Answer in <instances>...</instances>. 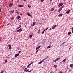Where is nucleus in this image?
Wrapping results in <instances>:
<instances>
[{
	"instance_id": "f257e3e1",
	"label": "nucleus",
	"mask_w": 73,
	"mask_h": 73,
	"mask_svg": "<svg viewBox=\"0 0 73 73\" xmlns=\"http://www.w3.org/2000/svg\"><path fill=\"white\" fill-rule=\"evenodd\" d=\"M45 60H46V58H45L43 60L41 61L40 62L38 63V64H42V62H44V61H45Z\"/></svg>"
},
{
	"instance_id": "f03ea898",
	"label": "nucleus",
	"mask_w": 73,
	"mask_h": 73,
	"mask_svg": "<svg viewBox=\"0 0 73 73\" xmlns=\"http://www.w3.org/2000/svg\"><path fill=\"white\" fill-rule=\"evenodd\" d=\"M60 58H61L60 57L57 58L54 61V62H55L57 61H58V60H60Z\"/></svg>"
},
{
	"instance_id": "7ed1b4c3",
	"label": "nucleus",
	"mask_w": 73,
	"mask_h": 73,
	"mask_svg": "<svg viewBox=\"0 0 73 73\" xmlns=\"http://www.w3.org/2000/svg\"><path fill=\"white\" fill-rule=\"evenodd\" d=\"M60 58H61L60 57L57 58L54 61V62H55L57 61H58V60H60Z\"/></svg>"
},
{
	"instance_id": "20e7f679",
	"label": "nucleus",
	"mask_w": 73,
	"mask_h": 73,
	"mask_svg": "<svg viewBox=\"0 0 73 73\" xmlns=\"http://www.w3.org/2000/svg\"><path fill=\"white\" fill-rule=\"evenodd\" d=\"M22 29L21 28L19 30L17 31V32H22Z\"/></svg>"
},
{
	"instance_id": "39448f33",
	"label": "nucleus",
	"mask_w": 73,
	"mask_h": 73,
	"mask_svg": "<svg viewBox=\"0 0 73 73\" xmlns=\"http://www.w3.org/2000/svg\"><path fill=\"white\" fill-rule=\"evenodd\" d=\"M13 5V4L10 3L9 4V5L10 7H11Z\"/></svg>"
},
{
	"instance_id": "423d86ee",
	"label": "nucleus",
	"mask_w": 73,
	"mask_h": 73,
	"mask_svg": "<svg viewBox=\"0 0 73 73\" xmlns=\"http://www.w3.org/2000/svg\"><path fill=\"white\" fill-rule=\"evenodd\" d=\"M35 22H34L31 25V27H33L35 26Z\"/></svg>"
},
{
	"instance_id": "0eeeda50",
	"label": "nucleus",
	"mask_w": 73,
	"mask_h": 73,
	"mask_svg": "<svg viewBox=\"0 0 73 73\" xmlns=\"http://www.w3.org/2000/svg\"><path fill=\"white\" fill-rule=\"evenodd\" d=\"M41 46H40L38 47H36V50H37V49H40V47Z\"/></svg>"
},
{
	"instance_id": "6e6552de",
	"label": "nucleus",
	"mask_w": 73,
	"mask_h": 73,
	"mask_svg": "<svg viewBox=\"0 0 73 73\" xmlns=\"http://www.w3.org/2000/svg\"><path fill=\"white\" fill-rule=\"evenodd\" d=\"M19 56V54H17L15 55V57H17Z\"/></svg>"
},
{
	"instance_id": "1a4fd4ad",
	"label": "nucleus",
	"mask_w": 73,
	"mask_h": 73,
	"mask_svg": "<svg viewBox=\"0 0 73 73\" xmlns=\"http://www.w3.org/2000/svg\"><path fill=\"white\" fill-rule=\"evenodd\" d=\"M62 5H63V3H60L59 5L58 6L59 7H61V6H62Z\"/></svg>"
},
{
	"instance_id": "9d476101",
	"label": "nucleus",
	"mask_w": 73,
	"mask_h": 73,
	"mask_svg": "<svg viewBox=\"0 0 73 73\" xmlns=\"http://www.w3.org/2000/svg\"><path fill=\"white\" fill-rule=\"evenodd\" d=\"M14 12V10H13L12 11H11L10 12V13L11 14L13 13Z\"/></svg>"
},
{
	"instance_id": "9b49d317",
	"label": "nucleus",
	"mask_w": 73,
	"mask_h": 73,
	"mask_svg": "<svg viewBox=\"0 0 73 73\" xmlns=\"http://www.w3.org/2000/svg\"><path fill=\"white\" fill-rule=\"evenodd\" d=\"M56 27V26L55 25L54 26H52V29H54V28H55V27Z\"/></svg>"
},
{
	"instance_id": "f8f14e48",
	"label": "nucleus",
	"mask_w": 73,
	"mask_h": 73,
	"mask_svg": "<svg viewBox=\"0 0 73 73\" xmlns=\"http://www.w3.org/2000/svg\"><path fill=\"white\" fill-rule=\"evenodd\" d=\"M21 25H20L18 27V28H17V29H19L21 27Z\"/></svg>"
},
{
	"instance_id": "ddd939ff",
	"label": "nucleus",
	"mask_w": 73,
	"mask_h": 73,
	"mask_svg": "<svg viewBox=\"0 0 73 73\" xmlns=\"http://www.w3.org/2000/svg\"><path fill=\"white\" fill-rule=\"evenodd\" d=\"M8 46L9 47V49H11V45H9Z\"/></svg>"
},
{
	"instance_id": "4468645a",
	"label": "nucleus",
	"mask_w": 73,
	"mask_h": 73,
	"mask_svg": "<svg viewBox=\"0 0 73 73\" xmlns=\"http://www.w3.org/2000/svg\"><path fill=\"white\" fill-rule=\"evenodd\" d=\"M62 15H63V14H60L58 15V16H59V17H61V16H62Z\"/></svg>"
},
{
	"instance_id": "2eb2a0df",
	"label": "nucleus",
	"mask_w": 73,
	"mask_h": 73,
	"mask_svg": "<svg viewBox=\"0 0 73 73\" xmlns=\"http://www.w3.org/2000/svg\"><path fill=\"white\" fill-rule=\"evenodd\" d=\"M27 14L28 15V16H31L30 13H27Z\"/></svg>"
},
{
	"instance_id": "dca6fc26",
	"label": "nucleus",
	"mask_w": 73,
	"mask_h": 73,
	"mask_svg": "<svg viewBox=\"0 0 73 73\" xmlns=\"http://www.w3.org/2000/svg\"><path fill=\"white\" fill-rule=\"evenodd\" d=\"M19 7H24V5H20L19 6Z\"/></svg>"
},
{
	"instance_id": "f3484780",
	"label": "nucleus",
	"mask_w": 73,
	"mask_h": 73,
	"mask_svg": "<svg viewBox=\"0 0 73 73\" xmlns=\"http://www.w3.org/2000/svg\"><path fill=\"white\" fill-rule=\"evenodd\" d=\"M66 59H64L63 60V61H62V62H65V61H66Z\"/></svg>"
},
{
	"instance_id": "a211bd4d",
	"label": "nucleus",
	"mask_w": 73,
	"mask_h": 73,
	"mask_svg": "<svg viewBox=\"0 0 73 73\" xmlns=\"http://www.w3.org/2000/svg\"><path fill=\"white\" fill-rule=\"evenodd\" d=\"M24 71H25L26 72H29V70H28L27 69L25 70H24Z\"/></svg>"
},
{
	"instance_id": "6ab92c4d",
	"label": "nucleus",
	"mask_w": 73,
	"mask_h": 73,
	"mask_svg": "<svg viewBox=\"0 0 73 73\" xmlns=\"http://www.w3.org/2000/svg\"><path fill=\"white\" fill-rule=\"evenodd\" d=\"M69 12H70V10H69L68 11H67L66 12L67 14H68V13H69Z\"/></svg>"
},
{
	"instance_id": "aec40b11",
	"label": "nucleus",
	"mask_w": 73,
	"mask_h": 73,
	"mask_svg": "<svg viewBox=\"0 0 73 73\" xmlns=\"http://www.w3.org/2000/svg\"><path fill=\"white\" fill-rule=\"evenodd\" d=\"M54 8H52L51 10V11H54Z\"/></svg>"
},
{
	"instance_id": "412c9836",
	"label": "nucleus",
	"mask_w": 73,
	"mask_h": 73,
	"mask_svg": "<svg viewBox=\"0 0 73 73\" xmlns=\"http://www.w3.org/2000/svg\"><path fill=\"white\" fill-rule=\"evenodd\" d=\"M68 35H71V32H68Z\"/></svg>"
},
{
	"instance_id": "4be33fe9",
	"label": "nucleus",
	"mask_w": 73,
	"mask_h": 73,
	"mask_svg": "<svg viewBox=\"0 0 73 73\" xmlns=\"http://www.w3.org/2000/svg\"><path fill=\"white\" fill-rule=\"evenodd\" d=\"M70 67H73V64H71V65H70Z\"/></svg>"
},
{
	"instance_id": "5701e85b",
	"label": "nucleus",
	"mask_w": 73,
	"mask_h": 73,
	"mask_svg": "<svg viewBox=\"0 0 73 73\" xmlns=\"http://www.w3.org/2000/svg\"><path fill=\"white\" fill-rule=\"evenodd\" d=\"M29 37H30V38H31V37H32V35H30V36H29Z\"/></svg>"
},
{
	"instance_id": "b1692460",
	"label": "nucleus",
	"mask_w": 73,
	"mask_h": 73,
	"mask_svg": "<svg viewBox=\"0 0 73 73\" xmlns=\"http://www.w3.org/2000/svg\"><path fill=\"white\" fill-rule=\"evenodd\" d=\"M54 68H57V65H55L54 66Z\"/></svg>"
},
{
	"instance_id": "393cba45",
	"label": "nucleus",
	"mask_w": 73,
	"mask_h": 73,
	"mask_svg": "<svg viewBox=\"0 0 73 73\" xmlns=\"http://www.w3.org/2000/svg\"><path fill=\"white\" fill-rule=\"evenodd\" d=\"M71 29H72V33H73V27H72Z\"/></svg>"
},
{
	"instance_id": "a878e982",
	"label": "nucleus",
	"mask_w": 73,
	"mask_h": 73,
	"mask_svg": "<svg viewBox=\"0 0 73 73\" xmlns=\"http://www.w3.org/2000/svg\"><path fill=\"white\" fill-rule=\"evenodd\" d=\"M45 30H44L43 31L42 33V34H44V32H45Z\"/></svg>"
},
{
	"instance_id": "bb28decb",
	"label": "nucleus",
	"mask_w": 73,
	"mask_h": 73,
	"mask_svg": "<svg viewBox=\"0 0 73 73\" xmlns=\"http://www.w3.org/2000/svg\"><path fill=\"white\" fill-rule=\"evenodd\" d=\"M17 19H20V16H18L17 17Z\"/></svg>"
},
{
	"instance_id": "cd10ccee",
	"label": "nucleus",
	"mask_w": 73,
	"mask_h": 73,
	"mask_svg": "<svg viewBox=\"0 0 73 73\" xmlns=\"http://www.w3.org/2000/svg\"><path fill=\"white\" fill-rule=\"evenodd\" d=\"M28 7L29 8H31V6H29V5H28Z\"/></svg>"
},
{
	"instance_id": "c85d7f7f",
	"label": "nucleus",
	"mask_w": 73,
	"mask_h": 73,
	"mask_svg": "<svg viewBox=\"0 0 73 73\" xmlns=\"http://www.w3.org/2000/svg\"><path fill=\"white\" fill-rule=\"evenodd\" d=\"M50 48V46H49L47 47V48Z\"/></svg>"
},
{
	"instance_id": "c756f323",
	"label": "nucleus",
	"mask_w": 73,
	"mask_h": 73,
	"mask_svg": "<svg viewBox=\"0 0 73 73\" xmlns=\"http://www.w3.org/2000/svg\"><path fill=\"white\" fill-rule=\"evenodd\" d=\"M7 62V60L6 59V60H5V62Z\"/></svg>"
},
{
	"instance_id": "7c9ffc66",
	"label": "nucleus",
	"mask_w": 73,
	"mask_h": 73,
	"mask_svg": "<svg viewBox=\"0 0 73 73\" xmlns=\"http://www.w3.org/2000/svg\"><path fill=\"white\" fill-rule=\"evenodd\" d=\"M61 11V9H59V10H58V12H60V11Z\"/></svg>"
},
{
	"instance_id": "2f4dec72",
	"label": "nucleus",
	"mask_w": 73,
	"mask_h": 73,
	"mask_svg": "<svg viewBox=\"0 0 73 73\" xmlns=\"http://www.w3.org/2000/svg\"><path fill=\"white\" fill-rule=\"evenodd\" d=\"M39 50V49L37 50L36 52V53H37L38 52V51Z\"/></svg>"
},
{
	"instance_id": "473e14b6",
	"label": "nucleus",
	"mask_w": 73,
	"mask_h": 73,
	"mask_svg": "<svg viewBox=\"0 0 73 73\" xmlns=\"http://www.w3.org/2000/svg\"><path fill=\"white\" fill-rule=\"evenodd\" d=\"M30 64H29V65L27 66V67H28V68L30 66Z\"/></svg>"
},
{
	"instance_id": "72a5a7b5",
	"label": "nucleus",
	"mask_w": 73,
	"mask_h": 73,
	"mask_svg": "<svg viewBox=\"0 0 73 73\" xmlns=\"http://www.w3.org/2000/svg\"><path fill=\"white\" fill-rule=\"evenodd\" d=\"M32 72V70H30V71H28V72H29V73H30V72Z\"/></svg>"
},
{
	"instance_id": "f704fd0d",
	"label": "nucleus",
	"mask_w": 73,
	"mask_h": 73,
	"mask_svg": "<svg viewBox=\"0 0 73 73\" xmlns=\"http://www.w3.org/2000/svg\"><path fill=\"white\" fill-rule=\"evenodd\" d=\"M32 64H33V62H32L31 63L29 64L31 65H32Z\"/></svg>"
},
{
	"instance_id": "c9c22d12",
	"label": "nucleus",
	"mask_w": 73,
	"mask_h": 73,
	"mask_svg": "<svg viewBox=\"0 0 73 73\" xmlns=\"http://www.w3.org/2000/svg\"><path fill=\"white\" fill-rule=\"evenodd\" d=\"M44 0H41V3H42V2H43V1H44Z\"/></svg>"
},
{
	"instance_id": "e433bc0d",
	"label": "nucleus",
	"mask_w": 73,
	"mask_h": 73,
	"mask_svg": "<svg viewBox=\"0 0 73 73\" xmlns=\"http://www.w3.org/2000/svg\"><path fill=\"white\" fill-rule=\"evenodd\" d=\"M62 7H60V9L61 10H62Z\"/></svg>"
},
{
	"instance_id": "4c0bfd02",
	"label": "nucleus",
	"mask_w": 73,
	"mask_h": 73,
	"mask_svg": "<svg viewBox=\"0 0 73 73\" xmlns=\"http://www.w3.org/2000/svg\"><path fill=\"white\" fill-rule=\"evenodd\" d=\"M48 29H49V28H46V30H48Z\"/></svg>"
},
{
	"instance_id": "58836bf2",
	"label": "nucleus",
	"mask_w": 73,
	"mask_h": 73,
	"mask_svg": "<svg viewBox=\"0 0 73 73\" xmlns=\"http://www.w3.org/2000/svg\"><path fill=\"white\" fill-rule=\"evenodd\" d=\"M38 33H40V30H38Z\"/></svg>"
},
{
	"instance_id": "ea45409f",
	"label": "nucleus",
	"mask_w": 73,
	"mask_h": 73,
	"mask_svg": "<svg viewBox=\"0 0 73 73\" xmlns=\"http://www.w3.org/2000/svg\"><path fill=\"white\" fill-rule=\"evenodd\" d=\"M1 9H0V12H1Z\"/></svg>"
},
{
	"instance_id": "a19ab883",
	"label": "nucleus",
	"mask_w": 73,
	"mask_h": 73,
	"mask_svg": "<svg viewBox=\"0 0 73 73\" xmlns=\"http://www.w3.org/2000/svg\"><path fill=\"white\" fill-rule=\"evenodd\" d=\"M12 20H13V19H14V18H13V17H12Z\"/></svg>"
},
{
	"instance_id": "79ce46f5",
	"label": "nucleus",
	"mask_w": 73,
	"mask_h": 73,
	"mask_svg": "<svg viewBox=\"0 0 73 73\" xmlns=\"http://www.w3.org/2000/svg\"><path fill=\"white\" fill-rule=\"evenodd\" d=\"M21 51H20L19 52V53H21Z\"/></svg>"
},
{
	"instance_id": "37998d69",
	"label": "nucleus",
	"mask_w": 73,
	"mask_h": 73,
	"mask_svg": "<svg viewBox=\"0 0 73 73\" xmlns=\"http://www.w3.org/2000/svg\"><path fill=\"white\" fill-rule=\"evenodd\" d=\"M53 72V71H51V72H50V73H52Z\"/></svg>"
},
{
	"instance_id": "c03bdc74",
	"label": "nucleus",
	"mask_w": 73,
	"mask_h": 73,
	"mask_svg": "<svg viewBox=\"0 0 73 73\" xmlns=\"http://www.w3.org/2000/svg\"><path fill=\"white\" fill-rule=\"evenodd\" d=\"M27 68H25V69L24 70H27Z\"/></svg>"
},
{
	"instance_id": "a18cd8bd",
	"label": "nucleus",
	"mask_w": 73,
	"mask_h": 73,
	"mask_svg": "<svg viewBox=\"0 0 73 73\" xmlns=\"http://www.w3.org/2000/svg\"><path fill=\"white\" fill-rule=\"evenodd\" d=\"M50 30H52V28H50V29L49 30L50 31Z\"/></svg>"
},
{
	"instance_id": "49530a36",
	"label": "nucleus",
	"mask_w": 73,
	"mask_h": 73,
	"mask_svg": "<svg viewBox=\"0 0 73 73\" xmlns=\"http://www.w3.org/2000/svg\"><path fill=\"white\" fill-rule=\"evenodd\" d=\"M3 73V71H2L1 72V73Z\"/></svg>"
},
{
	"instance_id": "de8ad7c7",
	"label": "nucleus",
	"mask_w": 73,
	"mask_h": 73,
	"mask_svg": "<svg viewBox=\"0 0 73 73\" xmlns=\"http://www.w3.org/2000/svg\"><path fill=\"white\" fill-rule=\"evenodd\" d=\"M16 13H19V12H16Z\"/></svg>"
},
{
	"instance_id": "09e8293b",
	"label": "nucleus",
	"mask_w": 73,
	"mask_h": 73,
	"mask_svg": "<svg viewBox=\"0 0 73 73\" xmlns=\"http://www.w3.org/2000/svg\"><path fill=\"white\" fill-rule=\"evenodd\" d=\"M69 49H71V48L70 47Z\"/></svg>"
},
{
	"instance_id": "8fccbe9b",
	"label": "nucleus",
	"mask_w": 73,
	"mask_h": 73,
	"mask_svg": "<svg viewBox=\"0 0 73 73\" xmlns=\"http://www.w3.org/2000/svg\"><path fill=\"white\" fill-rule=\"evenodd\" d=\"M48 57H49V56H47V58H48Z\"/></svg>"
},
{
	"instance_id": "3c124183",
	"label": "nucleus",
	"mask_w": 73,
	"mask_h": 73,
	"mask_svg": "<svg viewBox=\"0 0 73 73\" xmlns=\"http://www.w3.org/2000/svg\"><path fill=\"white\" fill-rule=\"evenodd\" d=\"M20 15H22V14H20Z\"/></svg>"
},
{
	"instance_id": "603ef678",
	"label": "nucleus",
	"mask_w": 73,
	"mask_h": 73,
	"mask_svg": "<svg viewBox=\"0 0 73 73\" xmlns=\"http://www.w3.org/2000/svg\"><path fill=\"white\" fill-rule=\"evenodd\" d=\"M50 0V1H52V0Z\"/></svg>"
},
{
	"instance_id": "864d4df0",
	"label": "nucleus",
	"mask_w": 73,
	"mask_h": 73,
	"mask_svg": "<svg viewBox=\"0 0 73 73\" xmlns=\"http://www.w3.org/2000/svg\"><path fill=\"white\" fill-rule=\"evenodd\" d=\"M24 1H26L27 0H24Z\"/></svg>"
},
{
	"instance_id": "5fc2aeb1",
	"label": "nucleus",
	"mask_w": 73,
	"mask_h": 73,
	"mask_svg": "<svg viewBox=\"0 0 73 73\" xmlns=\"http://www.w3.org/2000/svg\"><path fill=\"white\" fill-rule=\"evenodd\" d=\"M12 1H13V0H11Z\"/></svg>"
},
{
	"instance_id": "6e6d98bb",
	"label": "nucleus",
	"mask_w": 73,
	"mask_h": 73,
	"mask_svg": "<svg viewBox=\"0 0 73 73\" xmlns=\"http://www.w3.org/2000/svg\"><path fill=\"white\" fill-rule=\"evenodd\" d=\"M9 24H8V25Z\"/></svg>"
}]
</instances>
